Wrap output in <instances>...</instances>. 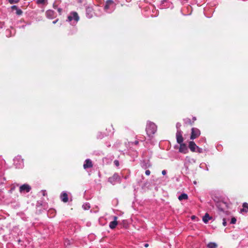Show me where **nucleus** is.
Masks as SVG:
<instances>
[{"instance_id": "18", "label": "nucleus", "mask_w": 248, "mask_h": 248, "mask_svg": "<svg viewBox=\"0 0 248 248\" xmlns=\"http://www.w3.org/2000/svg\"><path fill=\"white\" fill-rule=\"evenodd\" d=\"M36 3L37 4L46 5L47 4V0H36Z\"/></svg>"}, {"instance_id": "12", "label": "nucleus", "mask_w": 248, "mask_h": 248, "mask_svg": "<svg viewBox=\"0 0 248 248\" xmlns=\"http://www.w3.org/2000/svg\"><path fill=\"white\" fill-rule=\"evenodd\" d=\"M61 198L62 202H68V195L66 192H62L61 195Z\"/></svg>"}, {"instance_id": "23", "label": "nucleus", "mask_w": 248, "mask_h": 248, "mask_svg": "<svg viewBox=\"0 0 248 248\" xmlns=\"http://www.w3.org/2000/svg\"><path fill=\"white\" fill-rule=\"evenodd\" d=\"M82 207L85 210H88L90 208V205L88 204H83Z\"/></svg>"}, {"instance_id": "8", "label": "nucleus", "mask_w": 248, "mask_h": 248, "mask_svg": "<svg viewBox=\"0 0 248 248\" xmlns=\"http://www.w3.org/2000/svg\"><path fill=\"white\" fill-rule=\"evenodd\" d=\"M189 148L192 152H196L198 146L194 141H191L189 142Z\"/></svg>"}, {"instance_id": "7", "label": "nucleus", "mask_w": 248, "mask_h": 248, "mask_svg": "<svg viewBox=\"0 0 248 248\" xmlns=\"http://www.w3.org/2000/svg\"><path fill=\"white\" fill-rule=\"evenodd\" d=\"M179 151L183 154H186L188 152V149L186 145L184 143L180 144Z\"/></svg>"}, {"instance_id": "15", "label": "nucleus", "mask_w": 248, "mask_h": 248, "mask_svg": "<svg viewBox=\"0 0 248 248\" xmlns=\"http://www.w3.org/2000/svg\"><path fill=\"white\" fill-rule=\"evenodd\" d=\"M188 199V196L186 193H183L178 197L179 201H181L183 200H187Z\"/></svg>"}, {"instance_id": "11", "label": "nucleus", "mask_w": 248, "mask_h": 248, "mask_svg": "<svg viewBox=\"0 0 248 248\" xmlns=\"http://www.w3.org/2000/svg\"><path fill=\"white\" fill-rule=\"evenodd\" d=\"M93 165L92 161L90 159H87L85 161V163L84 164L83 167L84 169L89 168L92 167Z\"/></svg>"}, {"instance_id": "29", "label": "nucleus", "mask_w": 248, "mask_h": 248, "mask_svg": "<svg viewBox=\"0 0 248 248\" xmlns=\"http://www.w3.org/2000/svg\"><path fill=\"white\" fill-rule=\"evenodd\" d=\"M227 224L225 218H223V225L224 226H225Z\"/></svg>"}, {"instance_id": "27", "label": "nucleus", "mask_w": 248, "mask_h": 248, "mask_svg": "<svg viewBox=\"0 0 248 248\" xmlns=\"http://www.w3.org/2000/svg\"><path fill=\"white\" fill-rule=\"evenodd\" d=\"M197 150L196 152H198L199 153H202V149L199 148L198 146V148L196 149Z\"/></svg>"}, {"instance_id": "20", "label": "nucleus", "mask_w": 248, "mask_h": 248, "mask_svg": "<svg viewBox=\"0 0 248 248\" xmlns=\"http://www.w3.org/2000/svg\"><path fill=\"white\" fill-rule=\"evenodd\" d=\"M71 244V242L70 240H68V239H66V240H65V241H64V245L66 247L69 246Z\"/></svg>"}, {"instance_id": "14", "label": "nucleus", "mask_w": 248, "mask_h": 248, "mask_svg": "<svg viewBox=\"0 0 248 248\" xmlns=\"http://www.w3.org/2000/svg\"><path fill=\"white\" fill-rule=\"evenodd\" d=\"M117 225H118V222L117 221H111L109 223V227L110 229H113L116 227V226Z\"/></svg>"}, {"instance_id": "25", "label": "nucleus", "mask_w": 248, "mask_h": 248, "mask_svg": "<svg viewBox=\"0 0 248 248\" xmlns=\"http://www.w3.org/2000/svg\"><path fill=\"white\" fill-rule=\"evenodd\" d=\"M11 9L12 10H17L18 9V7L16 6V5H13L12 6H11Z\"/></svg>"}, {"instance_id": "28", "label": "nucleus", "mask_w": 248, "mask_h": 248, "mask_svg": "<svg viewBox=\"0 0 248 248\" xmlns=\"http://www.w3.org/2000/svg\"><path fill=\"white\" fill-rule=\"evenodd\" d=\"M114 164L116 166H119V161L117 160H115L114 161Z\"/></svg>"}, {"instance_id": "13", "label": "nucleus", "mask_w": 248, "mask_h": 248, "mask_svg": "<svg viewBox=\"0 0 248 248\" xmlns=\"http://www.w3.org/2000/svg\"><path fill=\"white\" fill-rule=\"evenodd\" d=\"M113 3V1L112 0H107V1L106 2L105 5L104 6V9L106 10L108 9L109 8L110 5H111Z\"/></svg>"}, {"instance_id": "4", "label": "nucleus", "mask_w": 248, "mask_h": 248, "mask_svg": "<svg viewBox=\"0 0 248 248\" xmlns=\"http://www.w3.org/2000/svg\"><path fill=\"white\" fill-rule=\"evenodd\" d=\"M201 132L200 131L197 129L195 128H192L191 129V134L190 136V139L194 140L197 137H198L200 135Z\"/></svg>"}, {"instance_id": "19", "label": "nucleus", "mask_w": 248, "mask_h": 248, "mask_svg": "<svg viewBox=\"0 0 248 248\" xmlns=\"http://www.w3.org/2000/svg\"><path fill=\"white\" fill-rule=\"evenodd\" d=\"M217 245L216 243L210 242L207 245L208 248H217Z\"/></svg>"}, {"instance_id": "33", "label": "nucleus", "mask_w": 248, "mask_h": 248, "mask_svg": "<svg viewBox=\"0 0 248 248\" xmlns=\"http://www.w3.org/2000/svg\"><path fill=\"white\" fill-rule=\"evenodd\" d=\"M42 192V194H43V196H45L46 194V191L43 190Z\"/></svg>"}, {"instance_id": "17", "label": "nucleus", "mask_w": 248, "mask_h": 248, "mask_svg": "<svg viewBox=\"0 0 248 248\" xmlns=\"http://www.w3.org/2000/svg\"><path fill=\"white\" fill-rule=\"evenodd\" d=\"M210 217H209V215L206 213L203 217L202 220L205 223H206L208 222L209 220L210 219Z\"/></svg>"}, {"instance_id": "22", "label": "nucleus", "mask_w": 248, "mask_h": 248, "mask_svg": "<svg viewBox=\"0 0 248 248\" xmlns=\"http://www.w3.org/2000/svg\"><path fill=\"white\" fill-rule=\"evenodd\" d=\"M19 0H9V2L10 4L16 3L18 2Z\"/></svg>"}, {"instance_id": "10", "label": "nucleus", "mask_w": 248, "mask_h": 248, "mask_svg": "<svg viewBox=\"0 0 248 248\" xmlns=\"http://www.w3.org/2000/svg\"><path fill=\"white\" fill-rule=\"evenodd\" d=\"M93 9L91 7L86 8V15L88 17L91 18L93 16Z\"/></svg>"}, {"instance_id": "9", "label": "nucleus", "mask_w": 248, "mask_h": 248, "mask_svg": "<svg viewBox=\"0 0 248 248\" xmlns=\"http://www.w3.org/2000/svg\"><path fill=\"white\" fill-rule=\"evenodd\" d=\"M177 141L178 143L181 144L183 142V138L180 132H177L176 133Z\"/></svg>"}, {"instance_id": "21", "label": "nucleus", "mask_w": 248, "mask_h": 248, "mask_svg": "<svg viewBox=\"0 0 248 248\" xmlns=\"http://www.w3.org/2000/svg\"><path fill=\"white\" fill-rule=\"evenodd\" d=\"M22 13H23L22 11L19 8L16 10V14L18 16L21 15L22 14Z\"/></svg>"}, {"instance_id": "36", "label": "nucleus", "mask_w": 248, "mask_h": 248, "mask_svg": "<svg viewBox=\"0 0 248 248\" xmlns=\"http://www.w3.org/2000/svg\"><path fill=\"white\" fill-rule=\"evenodd\" d=\"M148 246H149V245H148V244H145L144 245V247H145V248H147V247H148Z\"/></svg>"}, {"instance_id": "5", "label": "nucleus", "mask_w": 248, "mask_h": 248, "mask_svg": "<svg viewBox=\"0 0 248 248\" xmlns=\"http://www.w3.org/2000/svg\"><path fill=\"white\" fill-rule=\"evenodd\" d=\"M31 189V186L28 184H24L19 187V191L20 193L26 192H28Z\"/></svg>"}, {"instance_id": "1", "label": "nucleus", "mask_w": 248, "mask_h": 248, "mask_svg": "<svg viewBox=\"0 0 248 248\" xmlns=\"http://www.w3.org/2000/svg\"><path fill=\"white\" fill-rule=\"evenodd\" d=\"M146 132L149 136H151L155 133L156 130V126L154 123L149 122L146 126Z\"/></svg>"}, {"instance_id": "32", "label": "nucleus", "mask_w": 248, "mask_h": 248, "mask_svg": "<svg viewBox=\"0 0 248 248\" xmlns=\"http://www.w3.org/2000/svg\"><path fill=\"white\" fill-rule=\"evenodd\" d=\"M162 173L163 175H165L166 174V171L165 170H162Z\"/></svg>"}, {"instance_id": "2", "label": "nucleus", "mask_w": 248, "mask_h": 248, "mask_svg": "<svg viewBox=\"0 0 248 248\" xmlns=\"http://www.w3.org/2000/svg\"><path fill=\"white\" fill-rule=\"evenodd\" d=\"M79 17L78 14L76 12H71L70 15L68 16V21H71L74 20L75 21L77 22L79 20Z\"/></svg>"}, {"instance_id": "16", "label": "nucleus", "mask_w": 248, "mask_h": 248, "mask_svg": "<svg viewBox=\"0 0 248 248\" xmlns=\"http://www.w3.org/2000/svg\"><path fill=\"white\" fill-rule=\"evenodd\" d=\"M241 212H248V203L244 202L243 204V209L241 210Z\"/></svg>"}, {"instance_id": "30", "label": "nucleus", "mask_w": 248, "mask_h": 248, "mask_svg": "<svg viewBox=\"0 0 248 248\" xmlns=\"http://www.w3.org/2000/svg\"><path fill=\"white\" fill-rule=\"evenodd\" d=\"M145 174L147 175H149L150 174V171L149 170H146L145 171Z\"/></svg>"}, {"instance_id": "24", "label": "nucleus", "mask_w": 248, "mask_h": 248, "mask_svg": "<svg viewBox=\"0 0 248 248\" xmlns=\"http://www.w3.org/2000/svg\"><path fill=\"white\" fill-rule=\"evenodd\" d=\"M236 219H235V218L234 217H232L231 219V223L232 224H235L236 223Z\"/></svg>"}, {"instance_id": "35", "label": "nucleus", "mask_w": 248, "mask_h": 248, "mask_svg": "<svg viewBox=\"0 0 248 248\" xmlns=\"http://www.w3.org/2000/svg\"><path fill=\"white\" fill-rule=\"evenodd\" d=\"M195 218H196V217L195 216H193L191 217V219H194Z\"/></svg>"}, {"instance_id": "3", "label": "nucleus", "mask_w": 248, "mask_h": 248, "mask_svg": "<svg viewBox=\"0 0 248 248\" xmlns=\"http://www.w3.org/2000/svg\"><path fill=\"white\" fill-rule=\"evenodd\" d=\"M108 181L112 185H115L116 183L120 182V177L118 174L115 173L112 176L109 178Z\"/></svg>"}, {"instance_id": "26", "label": "nucleus", "mask_w": 248, "mask_h": 248, "mask_svg": "<svg viewBox=\"0 0 248 248\" xmlns=\"http://www.w3.org/2000/svg\"><path fill=\"white\" fill-rule=\"evenodd\" d=\"M57 11L59 12V14L61 15V14L62 13V9L61 8H58Z\"/></svg>"}, {"instance_id": "6", "label": "nucleus", "mask_w": 248, "mask_h": 248, "mask_svg": "<svg viewBox=\"0 0 248 248\" xmlns=\"http://www.w3.org/2000/svg\"><path fill=\"white\" fill-rule=\"evenodd\" d=\"M46 16L49 19H53L56 17L55 13L53 10H48L46 12Z\"/></svg>"}, {"instance_id": "31", "label": "nucleus", "mask_w": 248, "mask_h": 248, "mask_svg": "<svg viewBox=\"0 0 248 248\" xmlns=\"http://www.w3.org/2000/svg\"><path fill=\"white\" fill-rule=\"evenodd\" d=\"M59 19H57L56 20H54L53 21V24H56L58 21Z\"/></svg>"}, {"instance_id": "34", "label": "nucleus", "mask_w": 248, "mask_h": 248, "mask_svg": "<svg viewBox=\"0 0 248 248\" xmlns=\"http://www.w3.org/2000/svg\"><path fill=\"white\" fill-rule=\"evenodd\" d=\"M113 218H114V220L113 221H117V217L115 216L113 217Z\"/></svg>"}]
</instances>
